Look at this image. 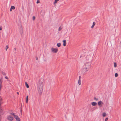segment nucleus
Here are the masks:
<instances>
[{
    "label": "nucleus",
    "instance_id": "obj_1",
    "mask_svg": "<svg viewBox=\"0 0 121 121\" xmlns=\"http://www.w3.org/2000/svg\"><path fill=\"white\" fill-rule=\"evenodd\" d=\"M43 80L40 79L37 83V86L38 91L39 94H41L43 90Z\"/></svg>",
    "mask_w": 121,
    "mask_h": 121
},
{
    "label": "nucleus",
    "instance_id": "obj_2",
    "mask_svg": "<svg viewBox=\"0 0 121 121\" xmlns=\"http://www.w3.org/2000/svg\"><path fill=\"white\" fill-rule=\"evenodd\" d=\"M91 65L90 63H85L83 66V68L82 69V73L83 74L85 73L89 70L91 68Z\"/></svg>",
    "mask_w": 121,
    "mask_h": 121
},
{
    "label": "nucleus",
    "instance_id": "obj_3",
    "mask_svg": "<svg viewBox=\"0 0 121 121\" xmlns=\"http://www.w3.org/2000/svg\"><path fill=\"white\" fill-rule=\"evenodd\" d=\"M52 52L54 53H56L58 51V49L57 48H51Z\"/></svg>",
    "mask_w": 121,
    "mask_h": 121
},
{
    "label": "nucleus",
    "instance_id": "obj_4",
    "mask_svg": "<svg viewBox=\"0 0 121 121\" xmlns=\"http://www.w3.org/2000/svg\"><path fill=\"white\" fill-rule=\"evenodd\" d=\"M13 119V118L10 115L8 116L7 117V119L9 121H12Z\"/></svg>",
    "mask_w": 121,
    "mask_h": 121
},
{
    "label": "nucleus",
    "instance_id": "obj_5",
    "mask_svg": "<svg viewBox=\"0 0 121 121\" xmlns=\"http://www.w3.org/2000/svg\"><path fill=\"white\" fill-rule=\"evenodd\" d=\"M14 118L16 119L17 121H20V119L18 116H15Z\"/></svg>",
    "mask_w": 121,
    "mask_h": 121
},
{
    "label": "nucleus",
    "instance_id": "obj_6",
    "mask_svg": "<svg viewBox=\"0 0 121 121\" xmlns=\"http://www.w3.org/2000/svg\"><path fill=\"white\" fill-rule=\"evenodd\" d=\"M19 32L20 34L21 35H22L23 34V29L22 27H20L19 30Z\"/></svg>",
    "mask_w": 121,
    "mask_h": 121
},
{
    "label": "nucleus",
    "instance_id": "obj_7",
    "mask_svg": "<svg viewBox=\"0 0 121 121\" xmlns=\"http://www.w3.org/2000/svg\"><path fill=\"white\" fill-rule=\"evenodd\" d=\"M0 113L2 115H3L4 113V112L2 110L1 108H0Z\"/></svg>",
    "mask_w": 121,
    "mask_h": 121
},
{
    "label": "nucleus",
    "instance_id": "obj_8",
    "mask_svg": "<svg viewBox=\"0 0 121 121\" xmlns=\"http://www.w3.org/2000/svg\"><path fill=\"white\" fill-rule=\"evenodd\" d=\"M103 104V102L101 101H99L98 102V104L99 105V106L100 107L101 106V105L102 104Z\"/></svg>",
    "mask_w": 121,
    "mask_h": 121
},
{
    "label": "nucleus",
    "instance_id": "obj_9",
    "mask_svg": "<svg viewBox=\"0 0 121 121\" xmlns=\"http://www.w3.org/2000/svg\"><path fill=\"white\" fill-rule=\"evenodd\" d=\"M97 104V103L96 102H93L91 103V105L93 106H95Z\"/></svg>",
    "mask_w": 121,
    "mask_h": 121
},
{
    "label": "nucleus",
    "instance_id": "obj_10",
    "mask_svg": "<svg viewBox=\"0 0 121 121\" xmlns=\"http://www.w3.org/2000/svg\"><path fill=\"white\" fill-rule=\"evenodd\" d=\"M63 45L64 46H65L66 45V40H63Z\"/></svg>",
    "mask_w": 121,
    "mask_h": 121
},
{
    "label": "nucleus",
    "instance_id": "obj_11",
    "mask_svg": "<svg viewBox=\"0 0 121 121\" xmlns=\"http://www.w3.org/2000/svg\"><path fill=\"white\" fill-rule=\"evenodd\" d=\"M41 14L42 16H43L44 14V11H42L41 12Z\"/></svg>",
    "mask_w": 121,
    "mask_h": 121
},
{
    "label": "nucleus",
    "instance_id": "obj_12",
    "mask_svg": "<svg viewBox=\"0 0 121 121\" xmlns=\"http://www.w3.org/2000/svg\"><path fill=\"white\" fill-rule=\"evenodd\" d=\"M95 24V22H93V24L92 26H91V28H93Z\"/></svg>",
    "mask_w": 121,
    "mask_h": 121
},
{
    "label": "nucleus",
    "instance_id": "obj_13",
    "mask_svg": "<svg viewBox=\"0 0 121 121\" xmlns=\"http://www.w3.org/2000/svg\"><path fill=\"white\" fill-rule=\"evenodd\" d=\"M25 85H26V87L28 88H29V86L27 84V82H25Z\"/></svg>",
    "mask_w": 121,
    "mask_h": 121
},
{
    "label": "nucleus",
    "instance_id": "obj_14",
    "mask_svg": "<svg viewBox=\"0 0 121 121\" xmlns=\"http://www.w3.org/2000/svg\"><path fill=\"white\" fill-rule=\"evenodd\" d=\"M28 96L27 95L26 96V103H27L28 102Z\"/></svg>",
    "mask_w": 121,
    "mask_h": 121
},
{
    "label": "nucleus",
    "instance_id": "obj_15",
    "mask_svg": "<svg viewBox=\"0 0 121 121\" xmlns=\"http://www.w3.org/2000/svg\"><path fill=\"white\" fill-rule=\"evenodd\" d=\"M78 83L79 85H81V80L80 79H79L78 81Z\"/></svg>",
    "mask_w": 121,
    "mask_h": 121
},
{
    "label": "nucleus",
    "instance_id": "obj_16",
    "mask_svg": "<svg viewBox=\"0 0 121 121\" xmlns=\"http://www.w3.org/2000/svg\"><path fill=\"white\" fill-rule=\"evenodd\" d=\"M61 45V43H58L57 44V46L58 47H59Z\"/></svg>",
    "mask_w": 121,
    "mask_h": 121
},
{
    "label": "nucleus",
    "instance_id": "obj_17",
    "mask_svg": "<svg viewBox=\"0 0 121 121\" xmlns=\"http://www.w3.org/2000/svg\"><path fill=\"white\" fill-rule=\"evenodd\" d=\"M62 27H61V26H60L59 27V28L58 29V30L59 31H60L62 29Z\"/></svg>",
    "mask_w": 121,
    "mask_h": 121
},
{
    "label": "nucleus",
    "instance_id": "obj_18",
    "mask_svg": "<svg viewBox=\"0 0 121 121\" xmlns=\"http://www.w3.org/2000/svg\"><path fill=\"white\" fill-rule=\"evenodd\" d=\"M11 9H15V7L14 6H11Z\"/></svg>",
    "mask_w": 121,
    "mask_h": 121
},
{
    "label": "nucleus",
    "instance_id": "obj_19",
    "mask_svg": "<svg viewBox=\"0 0 121 121\" xmlns=\"http://www.w3.org/2000/svg\"><path fill=\"white\" fill-rule=\"evenodd\" d=\"M58 0H55V2L53 3L54 4H55Z\"/></svg>",
    "mask_w": 121,
    "mask_h": 121
},
{
    "label": "nucleus",
    "instance_id": "obj_20",
    "mask_svg": "<svg viewBox=\"0 0 121 121\" xmlns=\"http://www.w3.org/2000/svg\"><path fill=\"white\" fill-rule=\"evenodd\" d=\"M9 48V47L8 45H7L6 46V48H5V50L6 51H7V49Z\"/></svg>",
    "mask_w": 121,
    "mask_h": 121
},
{
    "label": "nucleus",
    "instance_id": "obj_21",
    "mask_svg": "<svg viewBox=\"0 0 121 121\" xmlns=\"http://www.w3.org/2000/svg\"><path fill=\"white\" fill-rule=\"evenodd\" d=\"M10 114L11 115H13V116H14H14H17V115H15V114L14 113H10Z\"/></svg>",
    "mask_w": 121,
    "mask_h": 121
},
{
    "label": "nucleus",
    "instance_id": "obj_22",
    "mask_svg": "<svg viewBox=\"0 0 121 121\" xmlns=\"http://www.w3.org/2000/svg\"><path fill=\"white\" fill-rule=\"evenodd\" d=\"M106 114L104 112L103 113L102 115L103 117H104L106 116Z\"/></svg>",
    "mask_w": 121,
    "mask_h": 121
},
{
    "label": "nucleus",
    "instance_id": "obj_23",
    "mask_svg": "<svg viewBox=\"0 0 121 121\" xmlns=\"http://www.w3.org/2000/svg\"><path fill=\"white\" fill-rule=\"evenodd\" d=\"M118 74L117 73H116L115 74V77H117L118 76Z\"/></svg>",
    "mask_w": 121,
    "mask_h": 121
},
{
    "label": "nucleus",
    "instance_id": "obj_24",
    "mask_svg": "<svg viewBox=\"0 0 121 121\" xmlns=\"http://www.w3.org/2000/svg\"><path fill=\"white\" fill-rule=\"evenodd\" d=\"M114 66L115 67H116L117 66V64L115 62L114 63Z\"/></svg>",
    "mask_w": 121,
    "mask_h": 121
},
{
    "label": "nucleus",
    "instance_id": "obj_25",
    "mask_svg": "<svg viewBox=\"0 0 121 121\" xmlns=\"http://www.w3.org/2000/svg\"><path fill=\"white\" fill-rule=\"evenodd\" d=\"M2 102V98L0 97V105Z\"/></svg>",
    "mask_w": 121,
    "mask_h": 121
},
{
    "label": "nucleus",
    "instance_id": "obj_26",
    "mask_svg": "<svg viewBox=\"0 0 121 121\" xmlns=\"http://www.w3.org/2000/svg\"><path fill=\"white\" fill-rule=\"evenodd\" d=\"M94 100L96 101H97L98 100V99L96 98V97H94Z\"/></svg>",
    "mask_w": 121,
    "mask_h": 121
},
{
    "label": "nucleus",
    "instance_id": "obj_27",
    "mask_svg": "<svg viewBox=\"0 0 121 121\" xmlns=\"http://www.w3.org/2000/svg\"><path fill=\"white\" fill-rule=\"evenodd\" d=\"M108 119V117L106 118L105 120V121H107Z\"/></svg>",
    "mask_w": 121,
    "mask_h": 121
},
{
    "label": "nucleus",
    "instance_id": "obj_28",
    "mask_svg": "<svg viewBox=\"0 0 121 121\" xmlns=\"http://www.w3.org/2000/svg\"><path fill=\"white\" fill-rule=\"evenodd\" d=\"M35 17L34 16H33V17L32 19L33 20H34L35 19Z\"/></svg>",
    "mask_w": 121,
    "mask_h": 121
},
{
    "label": "nucleus",
    "instance_id": "obj_29",
    "mask_svg": "<svg viewBox=\"0 0 121 121\" xmlns=\"http://www.w3.org/2000/svg\"><path fill=\"white\" fill-rule=\"evenodd\" d=\"M2 29V27L1 26H0V30H1Z\"/></svg>",
    "mask_w": 121,
    "mask_h": 121
},
{
    "label": "nucleus",
    "instance_id": "obj_30",
    "mask_svg": "<svg viewBox=\"0 0 121 121\" xmlns=\"http://www.w3.org/2000/svg\"><path fill=\"white\" fill-rule=\"evenodd\" d=\"M39 2H39V0H37V1L36 3H37V4H38V3H39Z\"/></svg>",
    "mask_w": 121,
    "mask_h": 121
},
{
    "label": "nucleus",
    "instance_id": "obj_31",
    "mask_svg": "<svg viewBox=\"0 0 121 121\" xmlns=\"http://www.w3.org/2000/svg\"><path fill=\"white\" fill-rule=\"evenodd\" d=\"M81 78V76H80L79 77V79H80Z\"/></svg>",
    "mask_w": 121,
    "mask_h": 121
},
{
    "label": "nucleus",
    "instance_id": "obj_32",
    "mask_svg": "<svg viewBox=\"0 0 121 121\" xmlns=\"http://www.w3.org/2000/svg\"><path fill=\"white\" fill-rule=\"evenodd\" d=\"M5 78L7 79H8V78L6 76L5 77Z\"/></svg>",
    "mask_w": 121,
    "mask_h": 121
},
{
    "label": "nucleus",
    "instance_id": "obj_33",
    "mask_svg": "<svg viewBox=\"0 0 121 121\" xmlns=\"http://www.w3.org/2000/svg\"><path fill=\"white\" fill-rule=\"evenodd\" d=\"M12 9H11V8L10 9V11H11L12 10Z\"/></svg>",
    "mask_w": 121,
    "mask_h": 121
},
{
    "label": "nucleus",
    "instance_id": "obj_34",
    "mask_svg": "<svg viewBox=\"0 0 121 121\" xmlns=\"http://www.w3.org/2000/svg\"><path fill=\"white\" fill-rule=\"evenodd\" d=\"M38 58L37 57H36V60H38Z\"/></svg>",
    "mask_w": 121,
    "mask_h": 121
},
{
    "label": "nucleus",
    "instance_id": "obj_35",
    "mask_svg": "<svg viewBox=\"0 0 121 121\" xmlns=\"http://www.w3.org/2000/svg\"><path fill=\"white\" fill-rule=\"evenodd\" d=\"M17 94L18 95L19 94V93L18 92H17Z\"/></svg>",
    "mask_w": 121,
    "mask_h": 121
},
{
    "label": "nucleus",
    "instance_id": "obj_36",
    "mask_svg": "<svg viewBox=\"0 0 121 121\" xmlns=\"http://www.w3.org/2000/svg\"><path fill=\"white\" fill-rule=\"evenodd\" d=\"M3 75H5V73H3Z\"/></svg>",
    "mask_w": 121,
    "mask_h": 121
},
{
    "label": "nucleus",
    "instance_id": "obj_37",
    "mask_svg": "<svg viewBox=\"0 0 121 121\" xmlns=\"http://www.w3.org/2000/svg\"><path fill=\"white\" fill-rule=\"evenodd\" d=\"M1 118L0 117V120H1Z\"/></svg>",
    "mask_w": 121,
    "mask_h": 121
},
{
    "label": "nucleus",
    "instance_id": "obj_38",
    "mask_svg": "<svg viewBox=\"0 0 121 121\" xmlns=\"http://www.w3.org/2000/svg\"><path fill=\"white\" fill-rule=\"evenodd\" d=\"M14 49H15V50H16V48H14Z\"/></svg>",
    "mask_w": 121,
    "mask_h": 121
},
{
    "label": "nucleus",
    "instance_id": "obj_39",
    "mask_svg": "<svg viewBox=\"0 0 121 121\" xmlns=\"http://www.w3.org/2000/svg\"><path fill=\"white\" fill-rule=\"evenodd\" d=\"M81 56H80V58H81Z\"/></svg>",
    "mask_w": 121,
    "mask_h": 121
},
{
    "label": "nucleus",
    "instance_id": "obj_40",
    "mask_svg": "<svg viewBox=\"0 0 121 121\" xmlns=\"http://www.w3.org/2000/svg\"><path fill=\"white\" fill-rule=\"evenodd\" d=\"M1 116V115L0 114V117Z\"/></svg>",
    "mask_w": 121,
    "mask_h": 121
}]
</instances>
